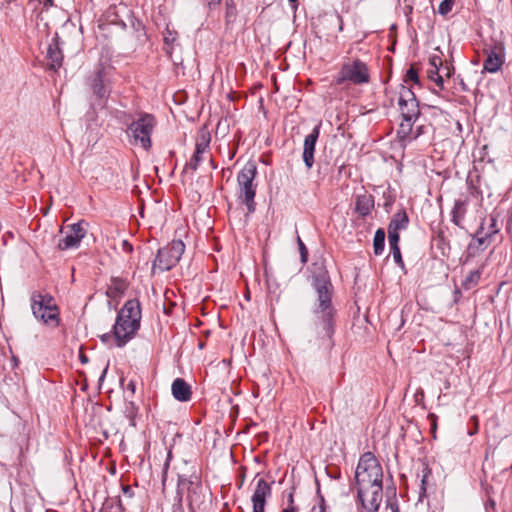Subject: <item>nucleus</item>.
Returning <instances> with one entry per match:
<instances>
[{
	"mask_svg": "<svg viewBox=\"0 0 512 512\" xmlns=\"http://www.w3.org/2000/svg\"><path fill=\"white\" fill-rule=\"evenodd\" d=\"M127 288V283L125 280L114 277L111 279V284L108 287L107 295L110 298H116L121 295Z\"/></svg>",
	"mask_w": 512,
	"mask_h": 512,
	"instance_id": "24",
	"label": "nucleus"
},
{
	"mask_svg": "<svg viewBox=\"0 0 512 512\" xmlns=\"http://www.w3.org/2000/svg\"><path fill=\"white\" fill-rule=\"evenodd\" d=\"M122 491L124 492V494L128 495L129 497H132L133 495V492H132V489L130 486H123L122 487Z\"/></svg>",
	"mask_w": 512,
	"mask_h": 512,
	"instance_id": "48",
	"label": "nucleus"
},
{
	"mask_svg": "<svg viewBox=\"0 0 512 512\" xmlns=\"http://www.w3.org/2000/svg\"><path fill=\"white\" fill-rule=\"evenodd\" d=\"M357 495L366 511L376 512L382 500L383 484L357 486Z\"/></svg>",
	"mask_w": 512,
	"mask_h": 512,
	"instance_id": "10",
	"label": "nucleus"
},
{
	"mask_svg": "<svg viewBox=\"0 0 512 512\" xmlns=\"http://www.w3.org/2000/svg\"><path fill=\"white\" fill-rule=\"evenodd\" d=\"M466 214V202L464 200L458 199L454 202V206L451 211V220L452 222L461 227L462 220Z\"/></svg>",
	"mask_w": 512,
	"mask_h": 512,
	"instance_id": "22",
	"label": "nucleus"
},
{
	"mask_svg": "<svg viewBox=\"0 0 512 512\" xmlns=\"http://www.w3.org/2000/svg\"><path fill=\"white\" fill-rule=\"evenodd\" d=\"M428 76L439 88H443L444 79L441 74V69L428 70Z\"/></svg>",
	"mask_w": 512,
	"mask_h": 512,
	"instance_id": "33",
	"label": "nucleus"
},
{
	"mask_svg": "<svg viewBox=\"0 0 512 512\" xmlns=\"http://www.w3.org/2000/svg\"><path fill=\"white\" fill-rule=\"evenodd\" d=\"M321 122L317 124L308 134L303 143V161L308 169H311L314 164V152L317 139L320 134Z\"/></svg>",
	"mask_w": 512,
	"mask_h": 512,
	"instance_id": "14",
	"label": "nucleus"
},
{
	"mask_svg": "<svg viewBox=\"0 0 512 512\" xmlns=\"http://www.w3.org/2000/svg\"><path fill=\"white\" fill-rule=\"evenodd\" d=\"M454 0H443L438 7V13L447 15L453 8Z\"/></svg>",
	"mask_w": 512,
	"mask_h": 512,
	"instance_id": "35",
	"label": "nucleus"
},
{
	"mask_svg": "<svg viewBox=\"0 0 512 512\" xmlns=\"http://www.w3.org/2000/svg\"><path fill=\"white\" fill-rule=\"evenodd\" d=\"M500 48L497 46L491 48L487 53V58L483 63V71L489 73H496L499 71L504 63L503 55L500 53Z\"/></svg>",
	"mask_w": 512,
	"mask_h": 512,
	"instance_id": "16",
	"label": "nucleus"
},
{
	"mask_svg": "<svg viewBox=\"0 0 512 512\" xmlns=\"http://www.w3.org/2000/svg\"><path fill=\"white\" fill-rule=\"evenodd\" d=\"M172 395L180 402H187L191 399L192 391L190 385L182 378H176L172 383Z\"/></svg>",
	"mask_w": 512,
	"mask_h": 512,
	"instance_id": "17",
	"label": "nucleus"
},
{
	"mask_svg": "<svg viewBox=\"0 0 512 512\" xmlns=\"http://www.w3.org/2000/svg\"><path fill=\"white\" fill-rule=\"evenodd\" d=\"M402 119L417 120L420 115L418 102H409L398 104Z\"/></svg>",
	"mask_w": 512,
	"mask_h": 512,
	"instance_id": "21",
	"label": "nucleus"
},
{
	"mask_svg": "<svg viewBox=\"0 0 512 512\" xmlns=\"http://www.w3.org/2000/svg\"><path fill=\"white\" fill-rule=\"evenodd\" d=\"M385 246V232L383 229L379 228L374 235L373 239V248H374V254L380 255Z\"/></svg>",
	"mask_w": 512,
	"mask_h": 512,
	"instance_id": "28",
	"label": "nucleus"
},
{
	"mask_svg": "<svg viewBox=\"0 0 512 512\" xmlns=\"http://www.w3.org/2000/svg\"><path fill=\"white\" fill-rule=\"evenodd\" d=\"M157 124L156 118L149 113H141L128 127L134 143L140 144L145 150H149L151 143V134Z\"/></svg>",
	"mask_w": 512,
	"mask_h": 512,
	"instance_id": "8",
	"label": "nucleus"
},
{
	"mask_svg": "<svg viewBox=\"0 0 512 512\" xmlns=\"http://www.w3.org/2000/svg\"><path fill=\"white\" fill-rule=\"evenodd\" d=\"M409 102H418L416 96L411 88L406 87L404 85L401 86L399 91V99L398 104L409 103Z\"/></svg>",
	"mask_w": 512,
	"mask_h": 512,
	"instance_id": "30",
	"label": "nucleus"
},
{
	"mask_svg": "<svg viewBox=\"0 0 512 512\" xmlns=\"http://www.w3.org/2000/svg\"><path fill=\"white\" fill-rule=\"evenodd\" d=\"M409 218L405 210L396 212L388 226V230L400 231L408 227Z\"/></svg>",
	"mask_w": 512,
	"mask_h": 512,
	"instance_id": "20",
	"label": "nucleus"
},
{
	"mask_svg": "<svg viewBox=\"0 0 512 512\" xmlns=\"http://www.w3.org/2000/svg\"><path fill=\"white\" fill-rule=\"evenodd\" d=\"M431 69H441L443 67L442 60L439 56H433L430 58Z\"/></svg>",
	"mask_w": 512,
	"mask_h": 512,
	"instance_id": "40",
	"label": "nucleus"
},
{
	"mask_svg": "<svg viewBox=\"0 0 512 512\" xmlns=\"http://www.w3.org/2000/svg\"><path fill=\"white\" fill-rule=\"evenodd\" d=\"M323 24L327 28L335 27L337 26V30L341 32L344 27L343 18L342 16L337 12L332 13H326L322 18Z\"/></svg>",
	"mask_w": 512,
	"mask_h": 512,
	"instance_id": "25",
	"label": "nucleus"
},
{
	"mask_svg": "<svg viewBox=\"0 0 512 512\" xmlns=\"http://www.w3.org/2000/svg\"><path fill=\"white\" fill-rule=\"evenodd\" d=\"M482 268L470 271L462 282V287L466 290L474 288L480 281Z\"/></svg>",
	"mask_w": 512,
	"mask_h": 512,
	"instance_id": "27",
	"label": "nucleus"
},
{
	"mask_svg": "<svg viewBox=\"0 0 512 512\" xmlns=\"http://www.w3.org/2000/svg\"><path fill=\"white\" fill-rule=\"evenodd\" d=\"M291 8L296 11L298 8V0H288Z\"/></svg>",
	"mask_w": 512,
	"mask_h": 512,
	"instance_id": "50",
	"label": "nucleus"
},
{
	"mask_svg": "<svg viewBox=\"0 0 512 512\" xmlns=\"http://www.w3.org/2000/svg\"><path fill=\"white\" fill-rule=\"evenodd\" d=\"M403 3L406 5V7H407L409 10H412V4H413V1H412V0H403Z\"/></svg>",
	"mask_w": 512,
	"mask_h": 512,
	"instance_id": "53",
	"label": "nucleus"
},
{
	"mask_svg": "<svg viewBox=\"0 0 512 512\" xmlns=\"http://www.w3.org/2000/svg\"><path fill=\"white\" fill-rule=\"evenodd\" d=\"M484 223H485L484 232L486 234H491V238L495 240V237L500 232V227H499L497 218L495 216L491 215L488 218L487 223L486 222H484Z\"/></svg>",
	"mask_w": 512,
	"mask_h": 512,
	"instance_id": "29",
	"label": "nucleus"
},
{
	"mask_svg": "<svg viewBox=\"0 0 512 512\" xmlns=\"http://www.w3.org/2000/svg\"><path fill=\"white\" fill-rule=\"evenodd\" d=\"M297 511H298L297 507H286L282 510V512H297Z\"/></svg>",
	"mask_w": 512,
	"mask_h": 512,
	"instance_id": "52",
	"label": "nucleus"
},
{
	"mask_svg": "<svg viewBox=\"0 0 512 512\" xmlns=\"http://www.w3.org/2000/svg\"><path fill=\"white\" fill-rule=\"evenodd\" d=\"M416 120L402 119L399 129L397 131L398 138L401 141L413 139V124Z\"/></svg>",
	"mask_w": 512,
	"mask_h": 512,
	"instance_id": "26",
	"label": "nucleus"
},
{
	"mask_svg": "<svg viewBox=\"0 0 512 512\" xmlns=\"http://www.w3.org/2000/svg\"><path fill=\"white\" fill-rule=\"evenodd\" d=\"M425 126L424 125H420L417 127V130L415 132V134L413 135V139H416L417 137H419L420 135L424 134L426 131H425Z\"/></svg>",
	"mask_w": 512,
	"mask_h": 512,
	"instance_id": "43",
	"label": "nucleus"
},
{
	"mask_svg": "<svg viewBox=\"0 0 512 512\" xmlns=\"http://www.w3.org/2000/svg\"><path fill=\"white\" fill-rule=\"evenodd\" d=\"M388 506H389V508L391 509V512H400V510H399V506H398V503H397V501H396V500H395V501H393V502H390V503L388 504Z\"/></svg>",
	"mask_w": 512,
	"mask_h": 512,
	"instance_id": "44",
	"label": "nucleus"
},
{
	"mask_svg": "<svg viewBox=\"0 0 512 512\" xmlns=\"http://www.w3.org/2000/svg\"><path fill=\"white\" fill-rule=\"evenodd\" d=\"M441 74H442V76H443V77H444V76L449 77V76H450V74H451V67H449V66H443V67L441 68Z\"/></svg>",
	"mask_w": 512,
	"mask_h": 512,
	"instance_id": "45",
	"label": "nucleus"
},
{
	"mask_svg": "<svg viewBox=\"0 0 512 512\" xmlns=\"http://www.w3.org/2000/svg\"><path fill=\"white\" fill-rule=\"evenodd\" d=\"M400 235L399 231L388 230V241L390 247L399 246Z\"/></svg>",
	"mask_w": 512,
	"mask_h": 512,
	"instance_id": "36",
	"label": "nucleus"
},
{
	"mask_svg": "<svg viewBox=\"0 0 512 512\" xmlns=\"http://www.w3.org/2000/svg\"><path fill=\"white\" fill-rule=\"evenodd\" d=\"M428 417H429V419H431V421H432V428H433V429H436V419H437L436 415H435V414H433V413H431V414H429V416H428Z\"/></svg>",
	"mask_w": 512,
	"mask_h": 512,
	"instance_id": "49",
	"label": "nucleus"
},
{
	"mask_svg": "<svg viewBox=\"0 0 512 512\" xmlns=\"http://www.w3.org/2000/svg\"><path fill=\"white\" fill-rule=\"evenodd\" d=\"M297 243H298L299 252H300V256H301V262L306 263L307 259H308V250L299 236L297 237Z\"/></svg>",
	"mask_w": 512,
	"mask_h": 512,
	"instance_id": "38",
	"label": "nucleus"
},
{
	"mask_svg": "<svg viewBox=\"0 0 512 512\" xmlns=\"http://www.w3.org/2000/svg\"><path fill=\"white\" fill-rule=\"evenodd\" d=\"M122 249L126 253H131L133 251V246L127 240H123L122 241Z\"/></svg>",
	"mask_w": 512,
	"mask_h": 512,
	"instance_id": "42",
	"label": "nucleus"
},
{
	"mask_svg": "<svg viewBox=\"0 0 512 512\" xmlns=\"http://www.w3.org/2000/svg\"><path fill=\"white\" fill-rule=\"evenodd\" d=\"M237 16V9L233 0H229L225 5V21L226 24H232L235 22Z\"/></svg>",
	"mask_w": 512,
	"mask_h": 512,
	"instance_id": "31",
	"label": "nucleus"
},
{
	"mask_svg": "<svg viewBox=\"0 0 512 512\" xmlns=\"http://www.w3.org/2000/svg\"><path fill=\"white\" fill-rule=\"evenodd\" d=\"M257 175V166L254 162H247L237 175L238 198L246 206L249 213L255 211V195L257 185L254 180Z\"/></svg>",
	"mask_w": 512,
	"mask_h": 512,
	"instance_id": "4",
	"label": "nucleus"
},
{
	"mask_svg": "<svg viewBox=\"0 0 512 512\" xmlns=\"http://www.w3.org/2000/svg\"><path fill=\"white\" fill-rule=\"evenodd\" d=\"M476 431H477V428L475 429V431L470 432V435H473L474 433H476Z\"/></svg>",
	"mask_w": 512,
	"mask_h": 512,
	"instance_id": "59",
	"label": "nucleus"
},
{
	"mask_svg": "<svg viewBox=\"0 0 512 512\" xmlns=\"http://www.w3.org/2000/svg\"><path fill=\"white\" fill-rule=\"evenodd\" d=\"M80 361L85 364L88 362V357L85 354H80Z\"/></svg>",
	"mask_w": 512,
	"mask_h": 512,
	"instance_id": "56",
	"label": "nucleus"
},
{
	"mask_svg": "<svg viewBox=\"0 0 512 512\" xmlns=\"http://www.w3.org/2000/svg\"><path fill=\"white\" fill-rule=\"evenodd\" d=\"M287 507H296L294 503V496L293 493L290 492L287 499Z\"/></svg>",
	"mask_w": 512,
	"mask_h": 512,
	"instance_id": "47",
	"label": "nucleus"
},
{
	"mask_svg": "<svg viewBox=\"0 0 512 512\" xmlns=\"http://www.w3.org/2000/svg\"><path fill=\"white\" fill-rule=\"evenodd\" d=\"M93 94L100 100H105L109 96L110 89L104 80L103 69H97L88 79Z\"/></svg>",
	"mask_w": 512,
	"mask_h": 512,
	"instance_id": "15",
	"label": "nucleus"
},
{
	"mask_svg": "<svg viewBox=\"0 0 512 512\" xmlns=\"http://www.w3.org/2000/svg\"><path fill=\"white\" fill-rule=\"evenodd\" d=\"M184 494H186L190 508L199 506L202 503L203 487L199 475L194 472L190 475H178L177 497L179 502L182 501Z\"/></svg>",
	"mask_w": 512,
	"mask_h": 512,
	"instance_id": "7",
	"label": "nucleus"
},
{
	"mask_svg": "<svg viewBox=\"0 0 512 512\" xmlns=\"http://www.w3.org/2000/svg\"><path fill=\"white\" fill-rule=\"evenodd\" d=\"M31 309L34 317L45 325L54 328L59 326V309L51 295L33 292L31 295Z\"/></svg>",
	"mask_w": 512,
	"mask_h": 512,
	"instance_id": "5",
	"label": "nucleus"
},
{
	"mask_svg": "<svg viewBox=\"0 0 512 512\" xmlns=\"http://www.w3.org/2000/svg\"><path fill=\"white\" fill-rule=\"evenodd\" d=\"M210 166L213 170L217 169V165L215 164L214 160L211 158L209 160Z\"/></svg>",
	"mask_w": 512,
	"mask_h": 512,
	"instance_id": "57",
	"label": "nucleus"
},
{
	"mask_svg": "<svg viewBox=\"0 0 512 512\" xmlns=\"http://www.w3.org/2000/svg\"><path fill=\"white\" fill-rule=\"evenodd\" d=\"M334 81L343 87L367 84L370 81L369 68L360 59L349 60L341 65Z\"/></svg>",
	"mask_w": 512,
	"mask_h": 512,
	"instance_id": "6",
	"label": "nucleus"
},
{
	"mask_svg": "<svg viewBox=\"0 0 512 512\" xmlns=\"http://www.w3.org/2000/svg\"><path fill=\"white\" fill-rule=\"evenodd\" d=\"M87 227L88 223L84 220H80L77 223L72 224L65 237L59 241L58 248L60 250L77 248L87 233Z\"/></svg>",
	"mask_w": 512,
	"mask_h": 512,
	"instance_id": "11",
	"label": "nucleus"
},
{
	"mask_svg": "<svg viewBox=\"0 0 512 512\" xmlns=\"http://www.w3.org/2000/svg\"><path fill=\"white\" fill-rule=\"evenodd\" d=\"M47 58L49 60L48 66L50 69L56 71L61 67L63 55L57 42H54L48 46Z\"/></svg>",
	"mask_w": 512,
	"mask_h": 512,
	"instance_id": "19",
	"label": "nucleus"
},
{
	"mask_svg": "<svg viewBox=\"0 0 512 512\" xmlns=\"http://www.w3.org/2000/svg\"><path fill=\"white\" fill-rule=\"evenodd\" d=\"M204 160L203 154H197L195 151L191 160L186 163L185 169H191L192 171H196L199 167V164Z\"/></svg>",
	"mask_w": 512,
	"mask_h": 512,
	"instance_id": "34",
	"label": "nucleus"
},
{
	"mask_svg": "<svg viewBox=\"0 0 512 512\" xmlns=\"http://www.w3.org/2000/svg\"><path fill=\"white\" fill-rule=\"evenodd\" d=\"M107 368H108V367H106V368L104 369V371L102 372V375H101V377H100V380H102V379L105 377V374H106V372H107Z\"/></svg>",
	"mask_w": 512,
	"mask_h": 512,
	"instance_id": "58",
	"label": "nucleus"
},
{
	"mask_svg": "<svg viewBox=\"0 0 512 512\" xmlns=\"http://www.w3.org/2000/svg\"><path fill=\"white\" fill-rule=\"evenodd\" d=\"M426 478H427V474H424L422 479H421V492H420V495L425 494V492H426V487H425V485H426Z\"/></svg>",
	"mask_w": 512,
	"mask_h": 512,
	"instance_id": "46",
	"label": "nucleus"
},
{
	"mask_svg": "<svg viewBox=\"0 0 512 512\" xmlns=\"http://www.w3.org/2000/svg\"><path fill=\"white\" fill-rule=\"evenodd\" d=\"M405 81H410V82H413L415 84H418L419 83V77H418V72L416 69H414L413 67H410L407 72H406V75H405Z\"/></svg>",
	"mask_w": 512,
	"mask_h": 512,
	"instance_id": "37",
	"label": "nucleus"
},
{
	"mask_svg": "<svg viewBox=\"0 0 512 512\" xmlns=\"http://www.w3.org/2000/svg\"><path fill=\"white\" fill-rule=\"evenodd\" d=\"M210 141V133L205 130H201L197 136L195 143V151L197 152V154H206L210 148Z\"/></svg>",
	"mask_w": 512,
	"mask_h": 512,
	"instance_id": "23",
	"label": "nucleus"
},
{
	"mask_svg": "<svg viewBox=\"0 0 512 512\" xmlns=\"http://www.w3.org/2000/svg\"><path fill=\"white\" fill-rule=\"evenodd\" d=\"M256 487L252 495L253 512H265V505L267 498L271 497L272 494V482H267L263 478H258L256 475L255 479Z\"/></svg>",
	"mask_w": 512,
	"mask_h": 512,
	"instance_id": "12",
	"label": "nucleus"
},
{
	"mask_svg": "<svg viewBox=\"0 0 512 512\" xmlns=\"http://www.w3.org/2000/svg\"><path fill=\"white\" fill-rule=\"evenodd\" d=\"M141 306L137 299H130L125 302L119 310L113 334L118 347L124 346L130 341L140 328Z\"/></svg>",
	"mask_w": 512,
	"mask_h": 512,
	"instance_id": "2",
	"label": "nucleus"
},
{
	"mask_svg": "<svg viewBox=\"0 0 512 512\" xmlns=\"http://www.w3.org/2000/svg\"><path fill=\"white\" fill-rule=\"evenodd\" d=\"M185 250V244L181 240H174L169 245L158 250L153 263V270L160 272L173 268L181 259Z\"/></svg>",
	"mask_w": 512,
	"mask_h": 512,
	"instance_id": "9",
	"label": "nucleus"
},
{
	"mask_svg": "<svg viewBox=\"0 0 512 512\" xmlns=\"http://www.w3.org/2000/svg\"><path fill=\"white\" fill-rule=\"evenodd\" d=\"M54 5V0H44L45 7H52Z\"/></svg>",
	"mask_w": 512,
	"mask_h": 512,
	"instance_id": "55",
	"label": "nucleus"
},
{
	"mask_svg": "<svg viewBox=\"0 0 512 512\" xmlns=\"http://www.w3.org/2000/svg\"><path fill=\"white\" fill-rule=\"evenodd\" d=\"M390 250H391V253L393 255V259L394 261L400 266V267H404V262H403V259H402V255H401V251H400V247L399 246H396V247H390Z\"/></svg>",
	"mask_w": 512,
	"mask_h": 512,
	"instance_id": "39",
	"label": "nucleus"
},
{
	"mask_svg": "<svg viewBox=\"0 0 512 512\" xmlns=\"http://www.w3.org/2000/svg\"><path fill=\"white\" fill-rule=\"evenodd\" d=\"M484 230L485 223H482L477 230L476 237L468 245L465 262H468L469 258L474 257L479 252L484 251L494 241L491 238V234H486Z\"/></svg>",
	"mask_w": 512,
	"mask_h": 512,
	"instance_id": "13",
	"label": "nucleus"
},
{
	"mask_svg": "<svg viewBox=\"0 0 512 512\" xmlns=\"http://www.w3.org/2000/svg\"><path fill=\"white\" fill-rule=\"evenodd\" d=\"M209 10H213L220 6L222 0H203Z\"/></svg>",
	"mask_w": 512,
	"mask_h": 512,
	"instance_id": "41",
	"label": "nucleus"
},
{
	"mask_svg": "<svg viewBox=\"0 0 512 512\" xmlns=\"http://www.w3.org/2000/svg\"><path fill=\"white\" fill-rule=\"evenodd\" d=\"M355 484L360 487L383 484L382 466L372 452L361 455L355 471Z\"/></svg>",
	"mask_w": 512,
	"mask_h": 512,
	"instance_id": "3",
	"label": "nucleus"
},
{
	"mask_svg": "<svg viewBox=\"0 0 512 512\" xmlns=\"http://www.w3.org/2000/svg\"><path fill=\"white\" fill-rule=\"evenodd\" d=\"M124 413H125L126 417L129 419L130 425L135 426L136 425L135 417L137 414V408L133 402H128L125 405Z\"/></svg>",
	"mask_w": 512,
	"mask_h": 512,
	"instance_id": "32",
	"label": "nucleus"
},
{
	"mask_svg": "<svg viewBox=\"0 0 512 512\" xmlns=\"http://www.w3.org/2000/svg\"><path fill=\"white\" fill-rule=\"evenodd\" d=\"M135 383L133 381H130L127 385V389L130 390L132 393L135 392Z\"/></svg>",
	"mask_w": 512,
	"mask_h": 512,
	"instance_id": "51",
	"label": "nucleus"
},
{
	"mask_svg": "<svg viewBox=\"0 0 512 512\" xmlns=\"http://www.w3.org/2000/svg\"><path fill=\"white\" fill-rule=\"evenodd\" d=\"M374 208V198L369 194L357 195L355 201V211L361 217L368 216Z\"/></svg>",
	"mask_w": 512,
	"mask_h": 512,
	"instance_id": "18",
	"label": "nucleus"
},
{
	"mask_svg": "<svg viewBox=\"0 0 512 512\" xmlns=\"http://www.w3.org/2000/svg\"><path fill=\"white\" fill-rule=\"evenodd\" d=\"M312 285L317 293L313 308L316 318L313 326L314 342L319 347L331 349L334 345L336 309L332 303L333 286L327 272L315 275Z\"/></svg>",
	"mask_w": 512,
	"mask_h": 512,
	"instance_id": "1",
	"label": "nucleus"
},
{
	"mask_svg": "<svg viewBox=\"0 0 512 512\" xmlns=\"http://www.w3.org/2000/svg\"><path fill=\"white\" fill-rule=\"evenodd\" d=\"M317 512H325L324 499L321 498V504L317 510Z\"/></svg>",
	"mask_w": 512,
	"mask_h": 512,
	"instance_id": "54",
	"label": "nucleus"
}]
</instances>
